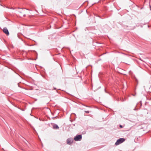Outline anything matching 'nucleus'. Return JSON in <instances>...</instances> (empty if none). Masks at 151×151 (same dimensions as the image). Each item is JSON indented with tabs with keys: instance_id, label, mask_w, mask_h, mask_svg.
I'll list each match as a JSON object with an SVG mask.
<instances>
[{
	"instance_id": "nucleus-3",
	"label": "nucleus",
	"mask_w": 151,
	"mask_h": 151,
	"mask_svg": "<svg viewBox=\"0 0 151 151\" xmlns=\"http://www.w3.org/2000/svg\"><path fill=\"white\" fill-rule=\"evenodd\" d=\"M125 141V139L122 138H121L118 139L116 142H124Z\"/></svg>"
},
{
	"instance_id": "nucleus-8",
	"label": "nucleus",
	"mask_w": 151,
	"mask_h": 151,
	"mask_svg": "<svg viewBox=\"0 0 151 151\" xmlns=\"http://www.w3.org/2000/svg\"><path fill=\"white\" fill-rule=\"evenodd\" d=\"M85 112L86 113H89V112L88 111H85Z\"/></svg>"
},
{
	"instance_id": "nucleus-7",
	"label": "nucleus",
	"mask_w": 151,
	"mask_h": 151,
	"mask_svg": "<svg viewBox=\"0 0 151 151\" xmlns=\"http://www.w3.org/2000/svg\"><path fill=\"white\" fill-rule=\"evenodd\" d=\"M73 142H67V144L69 145H71Z\"/></svg>"
},
{
	"instance_id": "nucleus-1",
	"label": "nucleus",
	"mask_w": 151,
	"mask_h": 151,
	"mask_svg": "<svg viewBox=\"0 0 151 151\" xmlns=\"http://www.w3.org/2000/svg\"><path fill=\"white\" fill-rule=\"evenodd\" d=\"M82 138V136L81 135H79L76 136L74 138V139L76 141H80Z\"/></svg>"
},
{
	"instance_id": "nucleus-2",
	"label": "nucleus",
	"mask_w": 151,
	"mask_h": 151,
	"mask_svg": "<svg viewBox=\"0 0 151 151\" xmlns=\"http://www.w3.org/2000/svg\"><path fill=\"white\" fill-rule=\"evenodd\" d=\"M3 31L7 35H9V33L8 30L6 28V27L4 28L3 29Z\"/></svg>"
},
{
	"instance_id": "nucleus-6",
	"label": "nucleus",
	"mask_w": 151,
	"mask_h": 151,
	"mask_svg": "<svg viewBox=\"0 0 151 151\" xmlns=\"http://www.w3.org/2000/svg\"><path fill=\"white\" fill-rule=\"evenodd\" d=\"M122 142H116L115 143V145H118L120 144Z\"/></svg>"
},
{
	"instance_id": "nucleus-9",
	"label": "nucleus",
	"mask_w": 151,
	"mask_h": 151,
	"mask_svg": "<svg viewBox=\"0 0 151 151\" xmlns=\"http://www.w3.org/2000/svg\"><path fill=\"white\" fill-rule=\"evenodd\" d=\"M120 127H121V128H122V125H120Z\"/></svg>"
},
{
	"instance_id": "nucleus-4",
	"label": "nucleus",
	"mask_w": 151,
	"mask_h": 151,
	"mask_svg": "<svg viewBox=\"0 0 151 151\" xmlns=\"http://www.w3.org/2000/svg\"><path fill=\"white\" fill-rule=\"evenodd\" d=\"M53 128L54 129H58L59 128V127L58 125L55 124H54L53 125Z\"/></svg>"
},
{
	"instance_id": "nucleus-5",
	"label": "nucleus",
	"mask_w": 151,
	"mask_h": 151,
	"mask_svg": "<svg viewBox=\"0 0 151 151\" xmlns=\"http://www.w3.org/2000/svg\"><path fill=\"white\" fill-rule=\"evenodd\" d=\"M73 141V138H69L68 139H67V142H71V141Z\"/></svg>"
}]
</instances>
